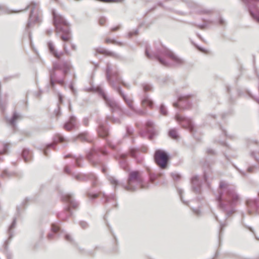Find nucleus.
<instances>
[{"instance_id":"nucleus-1","label":"nucleus","mask_w":259,"mask_h":259,"mask_svg":"<svg viewBox=\"0 0 259 259\" xmlns=\"http://www.w3.org/2000/svg\"><path fill=\"white\" fill-rule=\"evenodd\" d=\"M215 199L219 207L225 212L224 222L219 220L218 216L214 214L215 220L220 223L218 240L220 246L224 229L227 225L226 221L236 212L235 205L239 202L240 197L233 187L225 181L221 180L219 183L218 192L215 194Z\"/></svg>"},{"instance_id":"nucleus-2","label":"nucleus","mask_w":259,"mask_h":259,"mask_svg":"<svg viewBox=\"0 0 259 259\" xmlns=\"http://www.w3.org/2000/svg\"><path fill=\"white\" fill-rule=\"evenodd\" d=\"M50 53L58 61L53 62V67L50 70L49 83L47 85L54 89L55 82L63 85L65 83V78L70 70V64L64 59H61L64 52H58L56 50L54 45L52 41H49L47 44Z\"/></svg>"},{"instance_id":"nucleus-3","label":"nucleus","mask_w":259,"mask_h":259,"mask_svg":"<svg viewBox=\"0 0 259 259\" xmlns=\"http://www.w3.org/2000/svg\"><path fill=\"white\" fill-rule=\"evenodd\" d=\"M105 74L107 81L120 96L130 110L140 115H144L147 113L146 109L144 110L141 109L136 110L133 105V101L127 98V96L123 93L120 86L116 85V83L123 84L124 85H125V83L121 79L118 72H111V66L109 63H107Z\"/></svg>"},{"instance_id":"nucleus-4","label":"nucleus","mask_w":259,"mask_h":259,"mask_svg":"<svg viewBox=\"0 0 259 259\" xmlns=\"http://www.w3.org/2000/svg\"><path fill=\"white\" fill-rule=\"evenodd\" d=\"M145 55L149 59H155L159 63L165 66L179 65L183 64L184 61L177 56L174 52L165 47L157 49L155 52L150 53L149 46H146Z\"/></svg>"},{"instance_id":"nucleus-5","label":"nucleus","mask_w":259,"mask_h":259,"mask_svg":"<svg viewBox=\"0 0 259 259\" xmlns=\"http://www.w3.org/2000/svg\"><path fill=\"white\" fill-rule=\"evenodd\" d=\"M52 15L56 35L59 36L63 40L71 39L72 34L69 23L63 16L58 14L55 10H52Z\"/></svg>"},{"instance_id":"nucleus-6","label":"nucleus","mask_w":259,"mask_h":259,"mask_svg":"<svg viewBox=\"0 0 259 259\" xmlns=\"http://www.w3.org/2000/svg\"><path fill=\"white\" fill-rule=\"evenodd\" d=\"M122 187L126 191H135L138 187L141 189L145 188L142 173L139 170L130 171L128 174L127 184H123Z\"/></svg>"},{"instance_id":"nucleus-7","label":"nucleus","mask_w":259,"mask_h":259,"mask_svg":"<svg viewBox=\"0 0 259 259\" xmlns=\"http://www.w3.org/2000/svg\"><path fill=\"white\" fill-rule=\"evenodd\" d=\"M95 92L103 99L106 106L110 108L112 113L117 112L118 115L120 117L124 115L123 109L114 99L109 97L100 86H98L95 88Z\"/></svg>"},{"instance_id":"nucleus-8","label":"nucleus","mask_w":259,"mask_h":259,"mask_svg":"<svg viewBox=\"0 0 259 259\" xmlns=\"http://www.w3.org/2000/svg\"><path fill=\"white\" fill-rule=\"evenodd\" d=\"M61 199L62 201L67 203L68 205L66 206L64 211L58 214V218L63 221H66L68 217L72 215V211L70 207L74 209L77 208L79 203L74 198L73 193L62 194Z\"/></svg>"},{"instance_id":"nucleus-9","label":"nucleus","mask_w":259,"mask_h":259,"mask_svg":"<svg viewBox=\"0 0 259 259\" xmlns=\"http://www.w3.org/2000/svg\"><path fill=\"white\" fill-rule=\"evenodd\" d=\"M106 150L105 149L96 148L94 146L89 151L87 152L86 158L94 166L100 164L101 170L105 174L107 171V167L101 163L99 160V156L102 154H105Z\"/></svg>"},{"instance_id":"nucleus-10","label":"nucleus","mask_w":259,"mask_h":259,"mask_svg":"<svg viewBox=\"0 0 259 259\" xmlns=\"http://www.w3.org/2000/svg\"><path fill=\"white\" fill-rule=\"evenodd\" d=\"M169 158V154L164 150L158 149L155 152L154 161L160 168L165 169L168 167L167 162Z\"/></svg>"},{"instance_id":"nucleus-11","label":"nucleus","mask_w":259,"mask_h":259,"mask_svg":"<svg viewBox=\"0 0 259 259\" xmlns=\"http://www.w3.org/2000/svg\"><path fill=\"white\" fill-rule=\"evenodd\" d=\"M191 95H181L178 96L177 101L173 103V106L176 108L185 110L192 106L190 100Z\"/></svg>"},{"instance_id":"nucleus-12","label":"nucleus","mask_w":259,"mask_h":259,"mask_svg":"<svg viewBox=\"0 0 259 259\" xmlns=\"http://www.w3.org/2000/svg\"><path fill=\"white\" fill-rule=\"evenodd\" d=\"M175 118L181 125L187 128L192 133L196 132V126L192 119L191 118L183 116L177 113L175 116Z\"/></svg>"},{"instance_id":"nucleus-13","label":"nucleus","mask_w":259,"mask_h":259,"mask_svg":"<svg viewBox=\"0 0 259 259\" xmlns=\"http://www.w3.org/2000/svg\"><path fill=\"white\" fill-rule=\"evenodd\" d=\"M147 148L146 146H143L141 147H131L128 150V154L131 156L136 162L138 163H141L143 161V157L142 155L141 152H146Z\"/></svg>"},{"instance_id":"nucleus-14","label":"nucleus","mask_w":259,"mask_h":259,"mask_svg":"<svg viewBox=\"0 0 259 259\" xmlns=\"http://www.w3.org/2000/svg\"><path fill=\"white\" fill-rule=\"evenodd\" d=\"M100 194L102 195V198L104 199L103 203H107L110 200H113L116 201L117 198L115 194L112 193L110 195H107L104 192H100L99 193H91L89 191L85 192L87 197L90 201H94L96 198H98Z\"/></svg>"},{"instance_id":"nucleus-15","label":"nucleus","mask_w":259,"mask_h":259,"mask_svg":"<svg viewBox=\"0 0 259 259\" xmlns=\"http://www.w3.org/2000/svg\"><path fill=\"white\" fill-rule=\"evenodd\" d=\"M245 5V7L250 16L255 21L259 22V9L256 4L251 3V0H241Z\"/></svg>"},{"instance_id":"nucleus-16","label":"nucleus","mask_w":259,"mask_h":259,"mask_svg":"<svg viewBox=\"0 0 259 259\" xmlns=\"http://www.w3.org/2000/svg\"><path fill=\"white\" fill-rule=\"evenodd\" d=\"M32 8L30 11V13H29V18L27 21V23L26 24V25L25 26V31L28 32V37H29V38L30 41H31V39H32V34H31V32L30 31H29V29L30 28H31V27H32L34 25V24L36 22H37L38 21V19H39L38 16H36L34 18H33V12H34L35 8L36 7L37 4L35 2H32Z\"/></svg>"},{"instance_id":"nucleus-17","label":"nucleus","mask_w":259,"mask_h":259,"mask_svg":"<svg viewBox=\"0 0 259 259\" xmlns=\"http://www.w3.org/2000/svg\"><path fill=\"white\" fill-rule=\"evenodd\" d=\"M146 130L141 131L140 135L142 137H147L150 140H152L156 135V132L154 128V123L151 120H148L146 123Z\"/></svg>"},{"instance_id":"nucleus-18","label":"nucleus","mask_w":259,"mask_h":259,"mask_svg":"<svg viewBox=\"0 0 259 259\" xmlns=\"http://www.w3.org/2000/svg\"><path fill=\"white\" fill-rule=\"evenodd\" d=\"M65 140V138L60 134H56L53 138L54 143H50L47 144L45 146L40 147L39 149L42 151L43 154L45 156H48V150L51 148L55 149L54 143L58 142H63Z\"/></svg>"},{"instance_id":"nucleus-19","label":"nucleus","mask_w":259,"mask_h":259,"mask_svg":"<svg viewBox=\"0 0 259 259\" xmlns=\"http://www.w3.org/2000/svg\"><path fill=\"white\" fill-rule=\"evenodd\" d=\"M246 205L248 207V212L251 214L253 211L259 214V192L257 198H248L246 200Z\"/></svg>"},{"instance_id":"nucleus-20","label":"nucleus","mask_w":259,"mask_h":259,"mask_svg":"<svg viewBox=\"0 0 259 259\" xmlns=\"http://www.w3.org/2000/svg\"><path fill=\"white\" fill-rule=\"evenodd\" d=\"M202 183L199 180V176L196 175L191 179V189L196 194H200L202 192Z\"/></svg>"},{"instance_id":"nucleus-21","label":"nucleus","mask_w":259,"mask_h":259,"mask_svg":"<svg viewBox=\"0 0 259 259\" xmlns=\"http://www.w3.org/2000/svg\"><path fill=\"white\" fill-rule=\"evenodd\" d=\"M20 115L16 111H14L11 117L5 116L7 124L11 126L14 131L17 128V120L20 118Z\"/></svg>"},{"instance_id":"nucleus-22","label":"nucleus","mask_w":259,"mask_h":259,"mask_svg":"<svg viewBox=\"0 0 259 259\" xmlns=\"http://www.w3.org/2000/svg\"><path fill=\"white\" fill-rule=\"evenodd\" d=\"M72 177L79 182H86L89 179H94L95 175L94 174H84L82 173H72Z\"/></svg>"},{"instance_id":"nucleus-23","label":"nucleus","mask_w":259,"mask_h":259,"mask_svg":"<svg viewBox=\"0 0 259 259\" xmlns=\"http://www.w3.org/2000/svg\"><path fill=\"white\" fill-rule=\"evenodd\" d=\"M76 127V119L74 115H71L63 124V128L68 131L75 129Z\"/></svg>"},{"instance_id":"nucleus-24","label":"nucleus","mask_w":259,"mask_h":259,"mask_svg":"<svg viewBox=\"0 0 259 259\" xmlns=\"http://www.w3.org/2000/svg\"><path fill=\"white\" fill-rule=\"evenodd\" d=\"M51 233H49L47 238L48 239H51L54 236H60L62 233L63 231L58 225L52 224L51 228Z\"/></svg>"},{"instance_id":"nucleus-25","label":"nucleus","mask_w":259,"mask_h":259,"mask_svg":"<svg viewBox=\"0 0 259 259\" xmlns=\"http://www.w3.org/2000/svg\"><path fill=\"white\" fill-rule=\"evenodd\" d=\"M95 50L96 53H100L105 56L112 57L115 59H119L120 57L118 54L102 47L96 48ZM95 55H96V54H95Z\"/></svg>"},{"instance_id":"nucleus-26","label":"nucleus","mask_w":259,"mask_h":259,"mask_svg":"<svg viewBox=\"0 0 259 259\" xmlns=\"http://www.w3.org/2000/svg\"><path fill=\"white\" fill-rule=\"evenodd\" d=\"M97 132L99 136L101 137L106 138L109 135V128L104 123H99Z\"/></svg>"},{"instance_id":"nucleus-27","label":"nucleus","mask_w":259,"mask_h":259,"mask_svg":"<svg viewBox=\"0 0 259 259\" xmlns=\"http://www.w3.org/2000/svg\"><path fill=\"white\" fill-rule=\"evenodd\" d=\"M141 104L143 106L153 108L154 105L153 101L150 99L147 94H145L144 97L141 100Z\"/></svg>"},{"instance_id":"nucleus-28","label":"nucleus","mask_w":259,"mask_h":259,"mask_svg":"<svg viewBox=\"0 0 259 259\" xmlns=\"http://www.w3.org/2000/svg\"><path fill=\"white\" fill-rule=\"evenodd\" d=\"M63 103V96L60 93H58V103L57 108L56 109L54 113L55 115L58 117L61 114L60 105Z\"/></svg>"},{"instance_id":"nucleus-29","label":"nucleus","mask_w":259,"mask_h":259,"mask_svg":"<svg viewBox=\"0 0 259 259\" xmlns=\"http://www.w3.org/2000/svg\"><path fill=\"white\" fill-rule=\"evenodd\" d=\"M21 154L23 159L25 162H27L30 160L32 157L31 151L28 148H24L22 151Z\"/></svg>"},{"instance_id":"nucleus-30","label":"nucleus","mask_w":259,"mask_h":259,"mask_svg":"<svg viewBox=\"0 0 259 259\" xmlns=\"http://www.w3.org/2000/svg\"><path fill=\"white\" fill-rule=\"evenodd\" d=\"M158 83L161 85H166L172 84L174 80L168 76H165L158 78Z\"/></svg>"},{"instance_id":"nucleus-31","label":"nucleus","mask_w":259,"mask_h":259,"mask_svg":"<svg viewBox=\"0 0 259 259\" xmlns=\"http://www.w3.org/2000/svg\"><path fill=\"white\" fill-rule=\"evenodd\" d=\"M77 137L81 141L87 142L89 143L92 142V139L88 132H83L79 133Z\"/></svg>"},{"instance_id":"nucleus-32","label":"nucleus","mask_w":259,"mask_h":259,"mask_svg":"<svg viewBox=\"0 0 259 259\" xmlns=\"http://www.w3.org/2000/svg\"><path fill=\"white\" fill-rule=\"evenodd\" d=\"M134 132L135 130L132 126L130 125H126L125 126V133L123 136V138H125L134 136Z\"/></svg>"},{"instance_id":"nucleus-33","label":"nucleus","mask_w":259,"mask_h":259,"mask_svg":"<svg viewBox=\"0 0 259 259\" xmlns=\"http://www.w3.org/2000/svg\"><path fill=\"white\" fill-rule=\"evenodd\" d=\"M141 87L144 92H152L153 91L154 88L152 84L149 82H145L141 84Z\"/></svg>"},{"instance_id":"nucleus-34","label":"nucleus","mask_w":259,"mask_h":259,"mask_svg":"<svg viewBox=\"0 0 259 259\" xmlns=\"http://www.w3.org/2000/svg\"><path fill=\"white\" fill-rule=\"evenodd\" d=\"M202 21H203V23L202 24H197L196 23H192L194 26L197 27L199 29H203L204 27H206L207 26L208 23H212V20H206L204 18L202 19Z\"/></svg>"},{"instance_id":"nucleus-35","label":"nucleus","mask_w":259,"mask_h":259,"mask_svg":"<svg viewBox=\"0 0 259 259\" xmlns=\"http://www.w3.org/2000/svg\"><path fill=\"white\" fill-rule=\"evenodd\" d=\"M108 120H110L114 123H117V124H120L121 123V120L115 117L113 115H107L106 116V123H108Z\"/></svg>"},{"instance_id":"nucleus-36","label":"nucleus","mask_w":259,"mask_h":259,"mask_svg":"<svg viewBox=\"0 0 259 259\" xmlns=\"http://www.w3.org/2000/svg\"><path fill=\"white\" fill-rule=\"evenodd\" d=\"M168 136L174 139H177L179 138V134L175 128H172L169 130L168 132Z\"/></svg>"},{"instance_id":"nucleus-37","label":"nucleus","mask_w":259,"mask_h":259,"mask_svg":"<svg viewBox=\"0 0 259 259\" xmlns=\"http://www.w3.org/2000/svg\"><path fill=\"white\" fill-rule=\"evenodd\" d=\"M107 179L110 182V184L113 185L115 188H116V187L120 184L119 181L113 176H108L107 177Z\"/></svg>"},{"instance_id":"nucleus-38","label":"nucleus","mask_w":259,"mask_h":259,"mask_svg":"<svg viewBox=\"0 0 259 259\" xmlns=\"http://www.w3.org/2000/svg\"><path fill=\"white\" fill-rule=\"evenodd\" d=\"M159 113L163 116H167L168 114V110L166 107L163 103L161 104L158 108Z\"/></svg>"},{"instance_id":"nucleus-39","label":"nucleus","mask_w":259,"mask_h":259,"mask_svg":"<svg viewBox=\"0 0 259 259\" xmlns=\"http://www.w3.org/2000/svg\"><path fill=\"white\" fill-rule=\"evenodd\" d=\"M208 175L205 170L203 171V174L202 176V181L206 185L208 188H210V183L208 180Z\"/></svg>"},{"instance_id":"nucleus-40","label":"nucleus","mask_w":259,"mask_h":259,"mask_svg":"<svg viewBox=\"0 0 259 259\" xmlns=\"http://www.w3.org/2000/svg\"><path fill=\"white\" fill-rule=\"evenodd\" d=\"M3 148L2 150H0V160L2 159L1 154L2 153H8L9 150V144L7 143H3Z\"/></svg>"},{"instance_id":"nucleus-41","label":"nucleus","mask_w":259,"mask_h":259,"mask_svg":"<svg viewBox=\"0 0 259 259\" xmlns=\"http://www.w3.org/2000/svg\"><path fill=\"white\" fill-rule=\"evenodd\" d=\"M170 176L175 181H178L181 178V174L176 172H171Z\"/></svg>"},{"instance_id":"nucleus-42","label":"nucleus","mask_w":259,"mask_h":259,"mask_svg":"<svg viewBox=\"0 0 259 259\" xmlns=\"http://www.w3.org/2000/svg\"><path fill=\"white\" fill-rule=\"evenodd\" d=\"M218 124L219 126L220 130L222 131V133L224 134L225 136L230 139L232 138V136L231 135H229L227 134V131L223 127L221 123H218Z\"/></svg>"},{"instance_id":"nucleus-43","label":"nucleus","mask_w":259,"mask_h":259,"mask_svg":"<svg viewBox=\"0 0 259 259\" xmlns=\"http://www.w3.org/2000/svg\"><path fill=\"white\" fill-rule=\"evenodd\" d=\"M13 175V173H11V172H9L7 169H5L3 171V172H2V174H1V177L2 178H5V177H8V178H10V177H11Z\"/></svg>"},{"instance_id":"nucleus-44","label":"nucleus","mask_w":259,"mask_h":259,"mask_svg":"<svg viewBox=\"0 0 259 259\" xmlns=\"http://www.w3.org/2000/svg\"><path fill=\"white\" fill-rule=\"evenodd\" d=\"M212 12V10L210 9H204L200 10L198 11L199 14H209Z\"/></svg>"},{"instance_id":"nucleus-45","label":"nucleus","mask_w":259,"mask_h":259,"mask_svg":"<svg viewBox=\"0 0 259 259\" xmlns=\"http://www.w3.org/2000/svg\"><path fill=\"white\" fill-rule=\"evenodd\" d=\"M17 223V217L15 216L13 218V221L11 223V224L9 226L8 229L12 230L14 229L16 227Z\"/></svg>"},{"instance_id":"nucleus-46","label":"nucleus","mask_w":259,"mask_h":259,"mask_svg":"<svg viewBox=\"0 0 259 259\" xmlns=\"http://www.w3.org/2000/svg\"><path fill=\"white\" fill-rule=\"evenodd\" d=\"M178 194H179V195L180 196L181 200L183 202V203L184 204L188 205V202L185 201L183 199V195H183V190H182V189L179 188V189H178Z\"/></svg>"},{"instance_id":"nucleus-47","label":"nucleus","mask_w":259,"mask_h":259,"mask_svg":"<svg viewBox=\"0 0 259 259\" xmlns=\"http://www.w3.org/2000/svg\"><path fill=\"white\" fill-rule=\"evenodd\" d=\"M63 171H64V172L66 174H68V175H69L70 176H72V173H73L74 172H72L71 169V168L70 166H69L68 165H65L64 167V169H63Z\"/></svg>"},{"instance_id":"nucleus-48","label":"nucleus","mask_w":259,"mask_h":259,"mask_svg":"<svg viewBox=\"0 0 259 259\" xmlns=\"http://www.w3.org/2000/svg\"><path fill=\"white\" fill-rule=\"evenodd\" d=\"M250 156L254 158V159L258 163H259V159L256 156L255 152L254 151H251L249 153Z\"/></svg>"},{"instance_id":"nucleus-49","label":"nucleus","mask_w":259,"mask_h":259,"mask_svg":"<svg viewBox=\"0 0 259 259\" xmlns=\"http://www.w3.org/2000/svg\"><path fill=\"white\" fill-rule=\"evenodd\" d=\"M79 224L80 226L83 229L87 228L89 226L88 223L84 221H80Z\"/></svg>"},{"instance_id":"nucleus-50","label":"nucleus","mask_w":259,"mask_h":259,"mask_svg":"<svg viewBox=\"0 0 259 259\" xmlns=\"http://www.w3.org/2000/svg\"><path fill=\"white\" fill-rule=\"evenodd\" d=\"M206 152L207 154L210 155H214L216 154V152L212 149L210 148H208L206 149Z\"/></svg>"},{"instance_id":"nucleus-51","label":"nucleus","mask_w":259,"mask_h":259,"mask_svg":"<svg viewBox=\"0 0 259 259\" xmlns=\"http://www.w3.org/2000/svg\"><path fill=\"white\" fill-rule=\"evenodd\" d=\"M234 167L240 173V174L243 177H245L246 176V174L245 171L241 170L240 168H239L236 165L233 164Z\"/></svg>"},{"instance_id":"nucleus-52","label":"nucleus","mask_w":259,"mask_h":259,"mask_svg":"<svg viewBox=\"0 0 259 259\" xmlns=\"http://www.w3.org/2000/svg\"><path fill=\"white\" fill-rule=\"evenodd\" d=\"M8 233L9 237L7 240H9L10 242L14 236V232L12 230L8 229Z\"/></svg>"},{"instance_id":"nucleus-53","label":"nucleus","mask_w":259,"mask_h":259,"mask_svg":"<svg viewBox=\"0 0 259 259\" xmlns=\"http://www.w3.org/2000/svg\"><path fill=\"white\" fill-rule=\"evenodd\" d=\"M64 238L66 241L74 243V241L69 234H65L64 235Z\"/></svg>"},{"instance_id":"nucleus-54","label":"nucleus","mask_w":259,"mask_h":259,"mask_svg":"<svg viewBox=\"0 0 259 259\" xmlns=\"http://www.w3.org/2000/svg\"><path fill=\"white\" fill-rule=\"evenodd\" d=\"M107 19L106 17L103 16L101 17L99 20V23L101 26H103L104 25L105 22H106Z\"/></svg>"},{"instance_id":"nucleus-55","label":"nucleus","mask_w":259,"mask_h":259,"mask_svg":"<svg viewBox=\"0 0 259 259\" xmlns=\"http://www.w3.org/2000/svg\"><path fill=\"white\" fill-rule=\"evenodd\" d=\"M10 241L9 240H5L4 242V247L5 250L6 252H10L9 250V244L10 243Z\"/></svg>"},{"instance_id":"nucleus-56","label":"nucleus","mask_w":259,"mask_h":259,"mask_svg":"<svg viewBox=\"0 0 259 259\" xmlns=\"http://www.w3.org/2000/svg\"><path fill=\"white\" fill-rule=\"evenodd\" d=\"M138 32H139V30L138 29H135L134 31H130L128 33V35L130 37H132L133 35H136L138 33Z\"/></svg>"},{"instance_id":"nucleus-57","label":"nucleus","mask_w":259,"mask_h":259,"mask_svg":"<svg viewBox=\"0 0 259 259\" xmlns=\"http://www.w3.org/2000/svg\"><path fill=\"white\" fill-rule=\"evenodd\" d=\"M120 165L124 169H126L127 168V163L124 159L120 161Z\"/></svg>"},{"instance_id":"nucleus-58","label":"nucleus","mask_w":259,"mask_h":259,"mask_svg":"<svg viewBox=\"0 0 259 259\" xmlns=\"http://www.w3.org/2000/svg\"><path fill=\"white\" fill-rule=\"evenodd\" d=\"M89 180H91L92 181V185L93 187H95L97 185V178L95 175V178L94 179H89Z\"/></svg>"},{"instance_id":"nucleus-59","label":"nucleus","mask_w":259,"mask_h":259,"mask_svg":"<svg viewBox=\"0 0 259 259\" xmlns=\"http://www.w3.org/2000/svg\"><path fill=\"white\" fill-rule=\"evenodd\" d=\"M215 142H218L221 145L225 146V147H226L227 148L229 147V145L226 142H224V141H221V140H218V141L215 140Z\"/></svg>"},{"instance_id":"nucleus-60","label":"nucleus","mask_w":259,"mask_h":259,"mask_svg":"<svg viewBox=\"0 0 259 259\" xmlns=\"http://www.w3.org/2000/svg\"><path fill=\"white\" fill-rule=\"evenodd\" d=\"M75 158V166H77V167H81L82 166V164L81 163V162L80 161V160L78 159V158Z\"/></svg>"},{"instance_id":"nucleus-61","label":"nucleus","mask_w":259,"mask_h":259,"mask_svg":"<svg viewBox=\"0 0 259 259\" xmlns=\"http://www.w3.org/2000/svg\"><path fill=\"white\" fill-rule=\"evenodd\" d=\"M218 23L220 25L223 26V25H225L226 21H225V20L222 17H220L219 20H218Z\"/></svg>"},{"instance_id":"nucleus-62","label":"nucleus","mask_w":259,"mask_h":259,"mask_svg":"<svg viewBox=\"0 0 259 259\" xmlns=\"http://www.w3.org/2000/svg\"><path fill=\"white\" fill-rule=\"evenodd\" d=\"M253 143L255 144L256 145H259V142L257 141H256V140L250 141L248 142V147H249L250 146V145L251 144H253Z\"/></svg>"},{"instance_id":"nucleus-63","label":"nucleus","mask_w":259,"mask_h":259,"mask_svg":"<svg viewBox=\"0 0 259 259\" xmlns=\"http://www.w3.org/2000/svg\"><path fill=\"white\" fill-rule=\"evenodd\" d=\"M83 124L85 126H88L89 123V120L88 117H85L83 120Z\"/></svg>"},{"instance_id":"nucleus-64","label":"nucleus","mask_w":259,"mask_h":259,"mask_svg":"<svg viewBox=\"0 0 259 259\" xmlns=\"http://www.w3.org/2000/svg\"><path fill=\"white\" fill-rule=\"evenodd\" d=\"M120 27V25H117V26H116L112 27L111 28V31H113V32L117 31L118 29H119Z\"/></svg>"}]
</instances>
